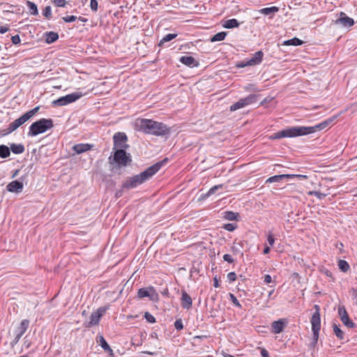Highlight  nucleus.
Wrapping results in <instances>:
<instances>
[{
	"instance_id": "nucleus-1",
	"label": "nucleus",
	"mask_w": 357,
	"mask_h": 357,
	"mask_svg": "<svg viewBox=\"0 0 357 357\" xmlns=\"http://www.w3.org/2000/svg\"><path fill=\"white\" fill-rule=\"evenodd\" d=\"M335 116L329 118L314 126L288 127L278 132L274 133L271 137V138L273 139H276L283 137H296L312 134L318 130H321L327 128L335 120Z\"/></svg>"
},
{
	"instance_id": "nucleus-2",
	"label": "nucleus",
	"mask_w": 357,
	"mask_h": 357,
	"mask_svg": "<svg viewBox=\"0 0 357 357\" xmlns=\"http://www.w3.org/2000/svg\"><path fill=\"white\" fill-rule=\"evenodd\" d=\"M167 162V159L165 158L150 166L140 174L128 178L122 184L123 190H128L142 184L156 174Z\"/></svg>"
},
{
	"instance_id": "nucleus-3",
	"label": "nucleus",
	"mask_w": 357,
	"mask_h": 357,
	"mask_svg": "<svg viewBox=\"0 0 357 357\" xmlns=\"http://www.w3.org/2000/svg\"><path fill=\"white\" fill-rule=\"evenodd\" d=\"M136 129L145 134L165 136L170 133V128L166 124L148 119H138L135 122Z\"/></svg>"
},
{
	"instance_id": "nucleus-4",
	"label": "nucleus",
	"mask_w": 357,
	"mask_h": 357,
	"mask_svg": "<svg viewBox=\"0 0 357 357\" xmlns=\"http://www.w3.org/2000/svg\"><path fill=\"white\" fill-rule=\"evenodd\" d=\"M108 160L110 165H115V168H121L130 165L132 156L126 150L119 149L114 151L113 155L109 157Z\"/></svg>"
},
{
	"instance_id": "nucleus-5",
	"label": "nucleus",
	"mask_w": 357,
	"mask_h": 357,
	"mask_svg": "<svg viewBox=\"0 0 357 357\" xmlns=\"http://www.w3.org/2000/svg\"><path fill=\"white\" fill-rule=\"evenodd\" d=\"M54 126L53 120L51 119H40L33 122L29 127L28 136L33 137L43 133Z\"/></svg>"
},
{
	"instance_id": "nucleus-6",
	"label": "nucleus",
	"mask_w": 357,
	"mask_h": 357,
	"mask_svg": "<svg viewBox=\"0 0 357 357\" xmlns=\"http://www.w3.org/2000/svg\"><path fill=\"white\" fill-rule=\"evenodd\" d=\"M259 94H250L245 98H241L237 102L231 105L229 107L231 112L236 111L237 109L243 108L246 106L255 103L257 101Z\"/></svg>"
},
{
	"instance_id": "nucleus-7",
	"label": "nucleus",
	"mask_w": 357,
	"mask_h": 357,
	"mask_svg": "<svg viewBox=\"0 0 357 357\" xmlns=\"http://www.w3.org/2000/svg\"><path fill=\"white\" fill-rule=\"evenodd\" d=\"M113 150L114 151L119 149H123L124 150H126L127 149L129 148V145L127 144L128 137L125 132H116L113 136Z\"/></svg>"
},
{
	"instance_id": "nucleus-8",
	"label": "nucleus",
	"mask_w": 357,
	"mask_h": 357,
	"mask_svg": "<svg viewBox=\"0 0 357 357\" xmlns=\"http://www.w3.org/2000/svg\"><path fill=\"white\" fill-rule=\"evenodd\" d=\"M82 96L83 94L81 92H74L58 98L57 100H54L53 103L57 106L66 105L68 104L75 102L81 97H82Z\"/></svg>"
},
{
	"instance_id": "nucleus-9",
	"label": "nucleus",
	"mask_w": 357,
	"mask_h": 357,
	"mask_svg": "<svg viewBox=\"0 0 357 357\" xmlns=\"http://www.w3.org/2000/svg\"><path fill=\"white\" fill-rule=\"evenodd\" d=\"M107 310V307H100L96 312H93L90 317L89 321L84 324L86 328H91L93 326L98 325L100 322V318L105 314Z\"/></svg>"
},
{
	"instance_id": "nucleus-10",
	"label": "nucleus",
	"mask_w": 357,
	"mask_h": 357,
	"mask_svg": "<svg viewBox=\"0 0 357 357\" xmlns=\"http://www.w3.org/2000/svg\"><path fill=\"white\" fill-rule=\"evenodd\" d=\"M316 311L313 313L310 322L312 324V331H319L321 328V318L319 313V307L317 305H314Z\"/></svg>"
},
{
	"instance_id": "nucleus-11",
	"label": "nucleus",
	"mask_w": 357,
	"mask_h": 357,
	"mask_svg": "<svg viewBox=\"0 0 357 357\" xmlns=\"http://www.w3.org/2000/svg\"><path fill=\"white\" fill-rule=\"evenodd\" d=\"M287 324L288 321L286 319H280L278 321H274L271 324V332L274 334L282 333Z\"/></svg>"
},
{
	"instance_id": "nucleus-12",
	"label": "nucleus",
	"mask_w": 357,
	"mask_h": 357,
	"mask_svg": "<svg viewBox=\"0 0 357 357\" xmlns=\"http://www.w3.org/2000/svg\"><path fill=\"white\" fill-rule=\"evenodd\" d=\"M335 24H340L344 27H351L354 24V20L344 12H340V17L335 20Z\"/></svg>"
},
{
	"instance_id": "nucleus-13",
	"label": "nucleus",
	"mask_w": 357,
	"mask_h": 357,
	"mask_svg": "<svg viewBox=\"0 0 357 357\" xmlns=\"http://www.w3.org/2000/svg\"><path fill=\"white\" fill-rule=\"evenodd\" d=\"M24 185L22 181L15 180L9 183L6 186V190L10 192L19 193L22 192Z\"/></svg>"
},
{
	"instance_id": "nucleus-14",
	"label": "nucleus",
	"mask_w": 357,
	"mask_h": 357,
	"mask_svg": "<svg viewBox=\"0 0 357 357\" xmlns=\"http://www.w3.org/2000/svg\"><path fill=\"white\" fill-rule=\"evenodd\" d=\"M179 61L188 66V67H190V68H192V67H197L199 63V61H197L193 56H182L180 59H179Z\"/></svg>"
},
{
	"instance_id": "nucleus-15",
	"label": "nucleus",
	"mask_w": 357,
	"mask_h": 357,
	"mask_svg": "<svg viewBox=\"0 0 357 357\" xmlns=\"http://www.w3.org/2000/svg\"><path fill=\"white\" fill-rule=\"evenodd\" d=\"M97 342L99 343L102 349L109 354L110 357H115L113 350L111 349L102 335H99L97 337Z\"/></svg>"
},
{
	"instance_id": "nucleus-16",
	"label": "nucleus",
	"mask_w": 357,
	"mask_h": 357,
	"mask_svg": "<svg viewBox=\"0 0 357 357\" xmlns=\"http://www.w3.org/2000/svg\"><path fill=\"white\" fill-rule=\"evenodd\" d=\"M263 56L264 53L262 51H258L255 52L252 57L248 60V64H250V66L260 64L263 60Z\"/></svg>"
},
{
	"instance_id": "nucleus-17",
	"label": "nucleus",
	"mask_w": 357,
	"mask_h": 357,
	"mask_svg": "<svg viewBox=\"0 0 357 357\" xmlns=\"http://www.w3.org/2000/svg\"><path fill=\"white\" fill-rule=\"evenodd\" d=\"M93 145L90 144H77L73 146V150L77 154H81L86 151L91 150L93 148Z\"/></svg>"
},
{
	"instance_id": "nucleus-18",
	"label": "nucleus",
	"mask_w": 357,
	"mask_h": 357,
	"mask_svg": "<svg viewBox=\"0 0 357 357\" xmlns=\"http://www.w3.org/2000/svg\"><path fill=\"white\" fill-rule=\"evenodd\" d=\"M181 306L184 309H190L192 304V301L191 297L188 294V293L185 291H182L181 296Z\"/></svg>"
},
{
	"instance_id": "nucleus-19",
	"label": "nucleus",
	"mask_w": 357,
	"mask_h": 357,
	"mask_svg": "<svg viewBox=\"0 0 357 357\" xmlns=\"http://www.w3.org/2000/svg\"><path fill=\"white\" fill-rule=\"evenodd\" d=\"M10 151L15 154H21L24 152L25 148L22 144L12 143L10 145Z\"/></svg>"
},
{
	"instance_id": "nucleus-20",
	"label": "nucleus",
	"mask_w": 357,
	"mask_h": 357,
	"mask_svg": "<svg viewBox=\"0 0 357 357\" xmlns=\"http://www.w3.org/2000/svg\"><path fill=\"white\" fill-rule=\"evenodd\" d=\"M45 36L47 44H52L59 39V34L54 31L46 32Z\"/></svg>"
},
{
	"instance_id": "nucleus-21",
	"label": "nucleus",
	"mask_w": 357,
	"mask_h": 357,
	"mask_svg": "<svg viewBox=\"0 0 357 357\" xmlns=\"http://www.w3.org/2000/svg\"><path fill=\"white\" fill-rule=\"evenodd\" d=\"M29 326V320L28 319H23L20 326L17 328L15 330V333H17L21 335H24V333L26 331L27 328Z\"/></svg>"
},
{
	"instance_id": "nucleus-22",
	"label": "nucleus",
	"mask_w": 357,
	"mask_h": 357,
	"mask_svg": "<svg viewBox=\"0 0 357 357\" xmlns=\"http://www.w3.org/2000/svg\"><path fill=\"white\" fill-rule=\"evenodd\" d=\"M279 11V8L277 6H272L269 8H264L258 10V12L264 15H274Z\"/></svg>"
},
{
	"instance_id": "nucleus-23",
	"label": "nucleus",
	"mask_w": 357,
	"mask_h": 357,
	"mask_svg": "<svg viewBox=\"0 0 357 357\" xmlns=\"http://www.w3.org/2000/svg\"><path fill=\"white\" fill-rule=\"evenodd\" d=\"M239 22L236 19H230L224 22L222 26L226 29H234L239 26Z\"/></svg>"
},
{
	"instance_id": "nucleus-24",
	"label": "nucleus",
	"mask_w": 357,
	"mask_h": 357,
	"mask_svg": "<svg viewBox=\"0 0 357 357\" xmlns=\"http://www.w3.org/2000/svg\"><path fill=\"white\" fill-rule=\"evenodd\" d=\"M18 128L19 127L17 123L15 122V121H14L8 125V127L6 129L1 130V135L6 136L7 135H9L10 133L17 130Z\"/></svg>"
},
{
	"instance_id": "nucleus-25",
	"label": "nucleus",
	"mask_w": 357,
	"mask_h": 357,
	"mask_svg": "<svg viewBox=\"0 0 357 357\" xmlns=\"http://www.w3.org/2000/svg\"><path fill=\"white\" fill-rule=\"evenodd\" d=\"M303 44V41L296 37H294L289 40H284L282 43L283 45H294V46H299Z\"/></svg>"
},
{
	"instance_id": "nucleus-26",
	"label": "nucleus",
	"mask_w": 357,
	"mask_h": 357,
	"mask_svg": "<svg viewBox=\"0 0 357 357\" xmlns=\"http://www.w3.org/2000/svg\"><path fill=\"white\" fill-rule=\"evenodd\" d=\"M239 214L238 213H235L233 211H225L224 213L223 218L226 220L233 221V220H238Z\"/></svg>"
},
{
	"instance_id": "nucleus-27",
	"label": "nucleus",
	"mask_w": 357,
	"mask_h": 357,
	"mask_svg": "<svg viewBox=\"0 0 357 357\" xmlns=\"http://www.w3.org/2000/svg\"><path fill=\"white\" fill-rule=\"evenodd\" d=\"M10 155V148L4 144L0 145V158H8Z\"/></svg>"
},
{
	"instance_id": "nucleus-28",
	"label": "nucleus",
	"mask_w": 357,
	"mask_h": 357,
	"mask_svg": "<svg viewBox=\"0 0 357 357\" xmlns=\"http://www.w3.org/2000/svg\"><path fill=\"white\" fill-rule=\"evenodd\" d=\"M26 4L27 7L29 8V13L33 15H38V10L37 5L30 1H26Z\"/></svg>"
},
{
	"instance_id": "nucleus-29",
	"label": "nucleus",
	"mask_w": 357,
	"mask_h": 357,
	"mask_svg": "<svg viewBox=\"0 0 357 357\" xmlns=\"http://www.w3.org/2000/svg\"><path fill=\"white\" fill-rule=\"evenodd\" d=\"M333 330L334 334L336 335V337L338 339H340L341 340L344 339V332L335 323L333 324Z\"/></svg>"
},
{
	"instance_id": "nucleus-30",
	"label": "nucleus",
	"mask_w": 357,
	"mask_h": 357,
	"mask_svg": "<svg viewBox=\"0 0 357 357\" xmlns=\"http://www.w3.org/2000/svg\"><path fill=\"white\" fill-rule=\"evenodd\" d=\"M150 301L153 302H158L160 300L159 295L156 292L153 287H150L149 296H148Z\"/></svg>"
},
{
	"instance_id": "nucleus-31",
	"label": "nucleus",
	"mask_w": 357,
	"mask_h": 357,
	"mask_svg": "<svg viewBox=\"0 0 357 357\" xmlns=\"http://www.w3.org/2000/svg\"><path fill=\"white\" fill-rule=\"evenodd\" d=\"M177 36L176 33H168L165 35L160 41L159 46H164L165 43L174 39Z\"/></svg>"
},
{
	"instance_id": "nucleus-32",
	"label": "nucleus",
	"mask_w": 357,
	"mask_h": 357,
	"mask_svg": "<svg viewBox=\"0 0 357 357\" xmlns=\"http://www.w3.org/2000/svg\"><path fill=\"white\" fill-rule=\"evenodd\" d=\"M227 32L221 31L215 34L211 39V42L222 41L227 36Z\"/></svg>"
},
{
	"instance_id": "nucleus-33",
	"label": "nucleus",
	"mask_w": 357,
	"mask_h": 357,
	"mask_svg": "<svg viewBox=\"0 0 357 357\" xmlns=\"http://www.w3.org/2000/svg\"><path fill=\"white\" fill-rule=\"evenodd\" d=\"M150 287L146 288H141L137 291V296L139 298H144L149 296Z\"/></svg>"
},
{
	"instance_id": "nucleus-34",
	"label": "nucleus",
	"mask_w": 357,
	"mask_h": 357,
	"mask_svg": "<svg viewBox=\"0 0 357 357\" xmlns=\"http://www.w3.org/2000/svg\"><path fill=\"white\" fill-rule=\"evenodd\" d=\"M341 321L344 326L350 328H354L356 326V324L352 320L350 319L349 315L342 318Z\"/></svg>"
},
{
	"instance_id": "nucleus-35",
	"label": "nucleus",
	"mask_w": 357,
	"mask_h": 357,
	"mask_svg": "<svg viewBox=\"0 0 357 357\" xmlns=\"http://www.w3.org/2000/svg\"><path fill=\"white\" fill-rule=\"evenodd\" d=\"M337 265L339 268L343 272H347L350 267L348 262L343 259H340Z\"/></svg>"
},
{
	"instance_id": "nucleus-36",
	"label": "nucleus",
	"mask_w": 357,
	"mask_h": 357,
	"mask_svg": "<svg viewBox=\"0 0 357 357\" xmlns=\"http://www.w3.org/2000/svg\"><path fill=\"white\" fill-rule=\"evenodd\" d=\"M284 178V176L280 175H275L269 177L266 183H274V182H280L282 179Z\"/></svg>"
},
{
	"instance_id": "nucleus-37",
	"label": "nucleus",
	"mask_w": 357,
	"mask_h": 357,
	"mask_svg": "<svg viewBox=\"0 0 357 357\" xmlns=\"http://www.w3.org/2000/svg\"><path fill=\"white\" fill-rule=\"evenodd\" d=\"M312 341L310 344V348L314 347L317 344L319 336V331H312Z\"/></svg>"
},
{
	"instance_id": "nucleus-38",
	"label": "nucleus",
	"mask_w": 357,
	"mask_h": 357,
	"mask_svg": "<svg viewBox=\"0 0 357 357\" xmlns=\"http://www.w3.org/2000/svg\"><path fill=\"white\" fill-rule=\"evenodd\" d=\"M29 119L28 118V116L26 115L24 113L22 116H21L20 118L17 119L15 122L17 123L18 127L23 125L25 122H26Z\"/></svg>"
},
{
	"instance_id": "nucleus-39",
	"label": "nucleus",
	"mask_w": 357,
	"mask_h": 357,
	"mask_svg": "<svg viewBox=\"0 0 357 357\" xmlns=\"http://www.w3.org/2000/svg\"><path fill=\"white\" fill-rule=\"evenodd\" d=\"M43 15L47 19L52 17V8L50 6H47L43 10Z\"/></svg>"
},
{
	"instance_id": "nucleus-40",
	"label": "nucleus",
	"mask_w": 357,
	"mask_h": 357,
	"mask_svg": "<svg viewBox=\"0 0 357 357\" xmlns=\"http://www.w3.org/2000/svg\"><path fill=\"white\" fill-rule=\"evenodd\" d=\"M229 296L230 301L233 303V304L235 306H236L239 308H242V305H241V303H239V301H238L236 297L233 294L229 293Z\"/></svg>"
},
{
	"instance_id": "nucleus-41",
	"label": "nucleus",
	"mask_w": 357,
	"mask_h": 357,
	"mask_svg": "<svg viewBox=\"0 0 357 357\" xmlns=\"http://www.w3.org/2000/svg\"><path fill=\"white\" fill-rule=\"evenodd\" d=\"M222 227L228 231H233L237 228V225L236 223H227L225 224Z\"/></svg>"
},
{
	"instance_id": "nucleus-42",
	"label": "nucleus",
	"mask_w": 357,
	"mask_h": 357,
	"mask_svg": "<svg viewBox=\"0 0 357 357\" xmlns=\"http://www.w3.org/2000/svg\"><path fill=\"white\" fill-rule=\"evenodd\" d=\"M144 317L149 323L153 324L156 321L155 318L148 312H145Z\"/></svg>"
},
{
	"instance_id": "nucleus-43",
	"label": "nucleus",
	"mask_w": 357,
	"mask_h": 357,
	"mask_svg": "<svg viewBox=\"0 0 357 357\" xmlns=\"http://www.w3.org/2000/svg\"><path fill=\"white\" fill-rule=\"evenodd\" d=\"M39 109H40V107L37 106V107H34L33 109L28 111L25 114L26 116H28V118L30 119L32 116H33L38 112Z\"/></svg>"
},
{
	"instance_id": "nucleus-44",
	"label": "nucleus",
	"mask_w": 357,
	"mask_h": 357,
	"mask_svg": "<svg viewBox=\"0 0 357 357\" xmlns=\"http://www.w3.org/2000/svg\"><path fill=\"white\" fill-rule=\"evenodd\" d=\"M349 294L352 299L355 301V303L357 304V287H352L349 291Z\"/></svg>"
},
{
	"instance_id": "nucleus-45",
	"label": "nucleus",
	"mask_w": 357,
	"mask_h": 357,
	"mask_svg": "<svg viewBox=\"0 0 357 357\" xmlns=\"http://www.w3.org/2000/svg\"><path fill=\"white\" fill-rule=\"evenodd\" d=\"M338 314L340 317V319H342V318H344L348 315V313L344 306L339 307Z\"/></svg>"
},
{
	"instance_id": "nucleus-46",
	"label": "nucleus",
	"mask_w": 357,
	"mask_h": 357,
	"mask_svg": "<svg viewBox=\"0 0 357 357\" xmlns=\"http://www.w3.org/2000/svg\"><path fill=\"white\" fill-rule=\"evenodd\" d=\"M223 188V185L222 184H219V185H215L214 186H213L212 188H211L209 190H208V192L209 194L211 195V196L212 195H213L217 190H220V189H222Z\"/></svg>"
},
{
	"instance_id": "nucleus-47",
	"label": "nucleus",
	"mask_w": 357,
	"mask_h": 357,
	"mask_svg": "<svg viewBox=\"0 0 357 357\" xmlns=\"http://www.w3.org/2000/svg\"><path fill=\"white\" fill-rule=\"evenodd\" d=\"M174 327L177 331H181L183 328V324L181 319H178L175 321Z\"/></svg>"
},
{
	"instance_id": "nucleus-48",
	"label": "nucleus",
	"mask_w": 357,
	"mask_h": 357,
	"mask_svg": "<svg viewBox=\"0 0 357 357\" xmlns=\"http://www.w3.org/2000/svg\"><path fill=\"white\" fill-rule=\"evenodd\" d=\"M62 19L65 22L69 23V22H75L77 19V17L75 15H68V16L63 17Z\"/></svg>"
},
{
	"instance_id": "nucleus-49",
	"label": "nucleus",
	"mask_w": 357,
	"mask_h": 357,
	"mask_svg": "<svg viewBox=\"0 0 357 357\" xmlns=\"http://www.w3.org/2000/svg\"><path fill=\"white\" fill-rule=\"evenodd\" d=\"M267 241L270 246H273L275 243V238L271 232H268L267 235Z\"/></svg>"
},
{
	"instance_id": "nucleus-50",
	"label": "nucleus",
	"mask_w": 357,
	"mask_h": 357,
	"mask_svg": "<svg viewBox=\"0 0 357 357\" xmlns=\"http://www.w3.org/2000/svg\"><path fill=\"white\" fill-rule=\"evenodd\" d=\"M264 282L266 284H269V283H271V282L274 283V284H273V285H271V287H274V286H275V281H273V280H272L271 276L270 275H268V274H266V275H265L264 276Z\"/></svg>"
},
{
	"instance_id": "nucleus-51",
	"label": "nucleus",
	"mask_w": 357,
	"mask_h": 357,
	"mask_svg": "<svg viewBox=\"0 0 357 357\" xmlns=\"http://www.w3.org/2000/svg\"><path fill=\"white\" fill-rule=\"evenodd\" d=\"M90 7L93 11L96 12L98 7V3L97 0H91Z\"/></svg>"
},
{
	"instance_id": "nucleus-52",
	"label": "nucleus",
	"mask_w": 357,
	"mask_h": 357,
	"mask_svg": "<svg viewBox=\"0 0 357 357\" xmlns=\"http://www.w3.org/2000/svg\"><path fill=\"white\" fill-rule=\"evenodd\" d=\"M236 278V274L234 272H230L227 274V279L230 283L234 282Z\"/></svg>"
},
{
	"instance_id": "nucleus-53",
	"label": "nucleus",
	"mask_w": 357,
	"mask_h": 357,
	"mask_svg": "<svg viewBox=\"0 0 357 357\" xmlns=\"http://www.w3.org/2000/svg\"><path fill=\"white\" fill-rule=\"evenodd\" d=\"M11 41L14 45L20 44L21 42L20 37L19 35H15L11 37Z\"/></svg>"
},
{
	"instance_id": "nucleus-54",
	"label": "nucleus",
	"mask_w": 357,
	"mask_h": 357,
	"mask_svg": "<svg viewBox=\"0 0 357 357\" xmlns=\"http://www.w3.org/2000/svg\"><path fill=\"white\" fill-rule=\"evenodd\" d=\"M54 3L58 7H65L66 1L65 0H54Z\"/></svg>"
},
{
	"instance_id": "nucleus-55",
	"label": "nucleus",
	"mask_w": 357,
	"mask_h": 357,
	"mask_svg": "<svg viewBox=\"0 0 357 357\" xmlns=\"http://www.w3.org/2000/svg\"><path fill=\"white\" fill-rule=\"evenodd\" d=\"M223 259H224V261H227V262H228L229 264H231V263H233L234 261V259L229 254L224 255Z\"/></svg>"
},
{
	"instance_id": "nucleus-56",
	"label": "nucleus",
	"mask_w": 357,
	"mask_h": 357,
	"mask_svg": "<svg viewBox=\"0 0 357 357\" xmlns=\"http://www.w3.org/2000/svg\"><path fill=\"white\" fill-rule=\"evenodd\" d=\"M310 194L311 195L314 194L319 199H321L326 196V194L321 193L320 192H317V191L310 192Z\"/></svg>"
},
{
	"instance_id": "nucleus-57",
	"label": "nucleus",
	"mask_w": 357,
	"mask_h": 357,
	"mask_svg": "<svg viewBox=\"0 0 357 357\" xmlns=\"http://www.w3.org/2000/svg\"><path fill=\"white\" fill-rule=\"evenodd\" d=\"M246 66H250V64H248V61H241V62H238L236 64V67L239 68H245Z\"/></svg>"
},
{
	"instance_id": "nucleus-58",
	"label": "nucleus",
	"mask_w": 357,
	"mask_h": 357,
	"mask_svg": "<svg viewBox=\"0 0 357 357\" xmlns=\"http://www.w3.org/2000/svg\"><path fill=\"white\" fill-rule=\"evenodd\" d=\"M260 349H261V355L262 357H270L268 352L266 349L261 348Z\"/></svg>"
},
{
	"instance_id": "nucleus-59",
	"label": "nucleus",
	"mask_w": 357,
	"mask_h": 357,
	"mask_svg": "<svg viewBox=\"0 0 357 357\" xmlns=\"http://www.w3.org/2000/svg\"><path fill=\"white\" fill-rule=\"evenodd\" d=\"M211 196V195L209 194L208 192H207L206 193H204V194H202L200 195V197H199V200H205L208 197H209Z\"/></svg>"
},
{
	"instance_id": "nucleus-60",
	"label": "nucleus",
	"mask_w": 357,
	"mask_h": 357,
	"mask_svg": "<svg viewBox=\"0 0 357 357\" xmlns=\"http://www.w3.org/2000/svg\"><path fill=\"white\" fill-rule=\"evenodd\" d=\"M23 335L15 333V337L13 340L14 343H17Z\"/></svg>"
},
{
	"instance_id": "nucleus-61",
	"label": "nucleus",
	"mask_w": 357,
	"mask_h": 357,
	"mask_svg": "<svg viewBox=\"0 0 357 357\" xmlns=\"http://www.w3.org/2000/svg\"><path fill=\"white\" fill-rule=\"evenodd\" d=\"M23 335L15 333V337L13 340L14 343H17Z\"/></svg>"
},
{
	"instance_id": "nucleus-62",
	"label": "nucleus",
	"mask_w": 357,
	"mask_h": 357,
	"mask_svg": "<svg viewBox=\"0 0 357 357\" xmlns=\"http://www.w3.org/2000/svg\"><path fill=\"white\" fill-rule=\"evenodd\" d=\"M125 190H123V188L121 187V190H119L116 192L115 197L119 198L123 195V192Z\"/></svg>"
},
{
	"instance_id": "nucleus-63",
	"label": "nucleus",
	"mask_w": 357,
	"mask_h": 357,
	"mask_svg": "<svg viewBox=\"0 0 357 357\" xmlns=\"http://www.w3.org/2000/svg\"><path fill=\"white\" fill-rule=\"evenodd\" d=\"M8 31V27L5 26H1L0 27V33L3 34L6 33Z\"/></svg>"
},
{
	"instance_id": "nucleus-64",
	"label": "nucleus",
	"mask_w": 357,
	"mask_h": 357,
	"mask_svg": "<svg viewBox=\"0 0 357 357\" xmlns=\"http://www.w3.org/2000/svg\"><path fill=\"white\" fill-rule=\"evenodd\" d=\"M271 251V248L269 246H265V248H264V254L266 255V254H268Z\"/></svg>"
}]
</instances>
